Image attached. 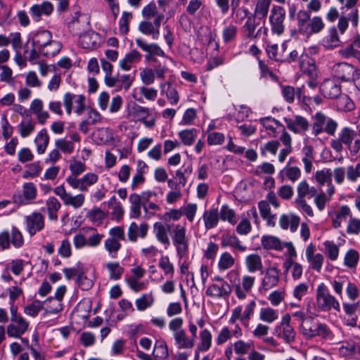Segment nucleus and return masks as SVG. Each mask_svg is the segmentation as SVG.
Here are the masks:
<instances>
[{
	"label": "nucleus",
	"mask_w": 360,
	"mask_h": 360,
	"mask_svg": "<svg viewBox=\"0 0 360 360\" xmlns=\"http://www.w3.org/2000/svg\"><path fill=\"white\" fill-rule=\"evenodd\" d=\"M53 11V6L48 1H44L41 4H34L30 8V13L37 22L41 20V15H50Z\"/></svg>",
	"instance_id": "25"
},
{
	"label": "nucleus",
	"mask_w": 360,
	"mask_h": 360,
	"mask_svg": "<svg viewBox=\"0 0 360 360\" xmlns=\"http://www.w3.org/2000/svg\"><path fill=\"white\" fill-rule=\"evenodd\" d=\"M36 123L30 118L22 121L18 125L19 134L22 138H26L31 135L35 129Z\"/></svg>",
	"instance_id": "53"
},
{
	"label": "nucleus",
	"mask_w": 360,
	"mask_h": 360,
	"mask_svg": "<svg viewBox=\"0 0 360 360\" xmlns=\"http://www.w3.org/2000/svg\"><path fill=\"white\" fill-rule=\"evenodd\" d=\"M148 227V225L146 223H142L139 226L135 222H131L127 231L129 240L134 243L137 241L139 236L142 238H145L147 235Z\"/></svg>",
	"instance_id": "27"
},
{
	"label": "nucleus",
	"mask_w": 360,
	"mask_h": 360,
	"mask_svg": "<svg viewBox=\"0 0 360 360\" xmlns=\"http://www.w3.org/2000/svg\"><path fill=\"white\" fill-rule=\"evenodd\" d=\"M29 323L22 317L11 319V323L7 326L8 335L19 338L27 330Z\"/></svg>",
	"instance_id": "14"
},
{
	"label": "nucleus",
	"mask_w": 360,
	"mask_h": 360,
	"mask_svg": "<svg viewBox=\"0 0 360 360\" xmlns=\"http://www.w3.org/2000/svg\"><path fill=\"white\" fill-rule=\"evenodd\" d=\"M85 201V196L84 194L79 193L72 195L70 193L63 202L65 206H71L75 209H78L83 206Z\"/></svg>",
	"instance_id": "59"
},
{
	"label": "nucleus",
	"mask_w": 360,
	"mask_h": 360,
	"mask_svg": "<svg viewBox=\"0 0 360 360\" xmlns=\"http://www.w3.org/2000/svg\"><path fill=\"white\" fill-rule=\"evenodd\" d=\"M202 219L207 229L215 227L219 221V212L217 209L212 208L206 210L203 214Z\"/></svg>",
	"instance_id": "44"
},
{
	"label": "nucleus",
	"mask_w": 360,
	"mask_h": 360,
	"mask_svg": "<svg viewBox=\"0 0 360 360\" xmlns=\"http://www.w3.org/2000/svg\"><path fill=\"white\" fill-rule=\"evenodd\" d=\"M258 208L261 217L266 221V224L269 226H274L276 221V214L271 212L269 202L266 200L259 202Z\"/></svg>",
	"instance_id": "30"
},
{
	"label": "nucleus",
	"mask_w": 360,
	"mask_h": 360,
	"mask_svg": "<svg viewBox=\"0 0 360 360\" xmlns=\"http://www.w3.org/2000/svg\"><path fill=\"white\" fill-rule=\"evenodd\" d=\"M312 121L311 134L314 136H319L323 131L329 136H333L338 127V124L335 120L322 112H317L312 116Z\"/></svg>",
	"instance_id": "4"
},
{
	"label": "nucleus",
	"mask_w": 360,
	"mask_h": 360,
	"mask_svg": "<svg viewBox=\"0 0 360 360\" xmlns=\"http://www.w3.org/2000/svg\"><path fill=\"white\" fill-rule=\"evenodd\" d=\"M281 173H284L287 179L292 182L297 181L301 176V169L296 166H288L284 167Z\"/></svg>",
	"instance_id": "61"
},
{
	"label": "nucleus",
	"mask_w": 360,
	"mask_h": 360,
	"mask_svg": "<svg viewBox=\"0 0 360 360\" xmlns=\"http://www.w3.org/2000/svg\"><path fill=\"white\" fill-rule=\"evenodd\" d=\"M163 19L164 15L160 13L156 16L153 22L148 20L141 21L139 25V30L143 34L152 35L153 39L157 40L160 36V27Z\"/></svg>",
	"instance_id": "12"
},
{
	"label": "nucleus",
	"mask_w": 360,
	"mask_h": 360,
	"mask_svg": "<svg viewBox=\"0 0 360 360\" xmlns=\"http://www.w3.org/2000/svg\"><path fill=\"white\" fill-rule=\"evenodd\" d=\"M297 26L300 34L307 38L321 32L325 27V23L320 16L311 18L307 10H300L297 13Z\"/></svg>",
	"instance_id": "1"
},
{
	"label": "nucleus",
	"mask_w": 360,
	"mask_h": 360,
	"mask_svg": "<svg viewBox=\"0 0 360 360\" xmlns=\"http://www.w3.org/2000/svg\"><path fill=\"white\" fill-rule=\"evenodd\" d=\"M233 330H231L228 326L223 327L216 338V342L218 345H221L228 340H231L232 337L238 339L243 336V330L241 327L235 323Z\"/></svg>",
	"instance_id": "18"
},
{
	"label": "nucleus",
	"mask_w": 360,
	"mask_h": 360,
	"mask_svg": "<svg viewBox=\"0 0 360 360\" xmlns=\"http://www.w3.org/2000/svg\"><path fill=\"white\" fill-rule=\"evenodd\" d=\"M44 311L46 314L56 315L58 314L63 309V304L60 301L53 298L49 297L43 302Z\"/></svg>",
	"instance_id": "35"
},
{
	"label": "nucleus",
	"mask_w": 360,
	"mask_h": 360,
	"mask_svg": "<svg viewBox=\"0 0 360 360\" xmlns=\"http://www.w3.org/2000/svg\"><path fill=\"white\" fill-rule=\"evenodd\" d=\"M186 233V226L179 224L174 225L171 232L173 244L176 247L177 254L180 257H183L188 249V240Z\"/></svg>",
	"instance_id": "9"
},
{
	"label": "nucleus",
	"mask_w": 360,
	"mask_h": 360,
	"mask_svg": "<svg viewBox=\"0 0 360 360\" xmlns=\"http://www.w3.org/2000/svg\"><path fill=\"white\" fill-rule=\"evenodd\" d=\"M283 267L284 272L290 274L295 281L300 280L303 275V266L296 261L283 262Z\"/></svg>",
	"instance_id": "28"
},
{
	"label": "nucleus",
	"mask_w": 360,
	"mask_h": 360,
	"mask_svg": "<svg viewBox=\"0 0 360 360\" xmlns=\"http://www.w3.org/2000/svg\"><path fill=\"white\" fill-rule=\"evenodd\" d=\"M178 134L184 145L191 146L197 136V131L195 129H185L180 131Z\"/></svg>",
	"instance_id": "60"
},
{
	"label": "nucleus",
	"mask_w": 360,
	"mask_h": 360,
	"mask_svg": "<svg viewBox=\"0 0 360 360\" xmlns=\"http://www.w3.org/2000/svg\"><path fill=\"white\" fill-rule=\"evenodd\" d=\"M316 246L313 243H309L306 248V258L310 267L320 272L324 261V257L321 253H315Z\"/></svg>",
	"instance_id": "15"
},
{
	"label": "nucleus",
	"mask_w": 360,
	"mask_h": 360,
	"mask_svg": "<svg viewBox=\"0 0 360 360\" xmlns=\"http://www.w3.org/2000/svg\"><path fill=\"white\" fill-rule=\"evenodd\" d=\"M30 110L36 115L38 122L41 124H44L49 118V113L44 109L43 101L39 98H35L31 102Z\"/></svg>",
	"instance_id": "24"
},
{
	"label": "nucleus",
	"mask_w": 360,
	"mask_h": 360,
	"mask_svg": "<svg viewBox=\"0 0 360 360\" xmlns=\"http://www.w3.org/2000/svg\"><path fill=\"white\" fill-rule=\"evenodd\" d=\"M98 180V176L92 172L86 173L81 178H76V176L66 178V181L70 187L80 191H87L89 187L97 183Z\"/></svg>",
	"instance_id": "10"
},
{
	"label": "nucleus",
	"mask_w": 360,
	"mask_h": 360,
	"mask_svg": "<svg viewBox=\"0 0 360 360\" xmlns=\"http://www.w3.org/2000/svg\"><path fill=\"white\" fill-rule=\"evenodd\" d=\"M221 246L231 247L241 252L246 250V247L240 244V241L235 235L226 234L221 237Z\"/></svg>",
	"instance_id": "48"
},
{
	"label": "nucleus",
	"mask_w": 360,
	"mask_h": 360,
	"mask_svg": "<svg viewBox=\"0 0 360 360\" xmlns=\"http://www.w3.org/2000/svg\"><path fill=\"white\" fill-rule=\"evenodd\" d=\"M129 201L131 204L130 214L131 217L138 219L141 216V197L137 193H132L129 197Z\"/></svg>",
	"instance_id": "43"
},
{
	"label": "nucleus",
	"mask_w": 360,
	"mask_h": 360,
	"mask_svg": "<svg viewBox=\"0 0 360 360\" xmlns=\"http://www.w3.org/2000/svg\"><path fill=\"white\" fill-rule=\"evenodd\" d=\"M34 143L37 146V151L39 154H43L49 143V136L45 129L39 131L34 139Z\"/></svg>",
	"instance_id": "45"
},
{
	"label": "nucleus",
	"mask_w": 360,
	"mask_h": 360,
	"mask_svg": "<svg viewBox=\"0 0 360 360\" xmlns=\"http://www.w3.org/2000/svg\"><path fill=\"white\" fill-rule=\"evenodd\" d=\"M52 39V34L48 30L37 32L32 38V44L40 50Z\"/></svg>",
	"instance_id": "39"
},
{
	"label": "nucleus",
	"mask_w": 360,
	"mask_h": 360,
	"mask_svg": "<svg viewBox=\"0 0 360 360\" xmlns=\"http://www.w3.org/2000/svg\"><path fill=\"white\" fill-rule=\"evenodd\" d=\"M356 135L354 129L347 127H344L339 132L338 137L331 141L330 146L336 152H341L343 150V144L351 148Z\"/></svg>",
	"instance_id": "11"
},
{
	"label": "nucleus",
	"mask_w": 360,
	"mask_h": 360,
	"mask_svg": "<svg viewBox=\"0 0 360 360\" xmlns=\"http://www.w3.org/2000/svg\"><path fill=\"white\" fill-rule=\"evenodd\" d=\"M302 91V89L297 88L295 89L290 86H285L282 88V94L285 100L288 103H292L295 97L300 98Z\"/></svg>",
	"instance_id": "58"
},
{
	"label": "nucleus",
	"mask_w": 360,
	"mask_h": 360,
	"mask_svg": "<svg viewBox=\"0 0 360 360\" xmlns=\"http://www.w3.org/2000/svg\"><path fill=\"white\" fill-rule=\"evenodd\" d=\"M286 12L280 5H273L269 15L271 31L274 34L281 36L285 30Z\"/></svg>",
	"instance_id": "7"
},
{
	"label": "nucleus",
	"mask_w": 360,
	"mask_h": 360,
	"mask_svg": "<svg viewBox=\"0 0 360 360\" xmlns=\"http://www.w3.org/2000/svg\"><path fill=\"white\" fill-rule=\"evenodd\" d=\"M333 75L344 82H351L354 79L356 68L347 63H338L332 68Z\"/></svg>",
	"instance_id": "13"
},
{
	"label": "nucleus",
	"mask_w": 360,
	"mask_h": 360,
	"mask_svg": "<svg viewBox=\"0 0 360 360\" xmlns=\"http://www.w3.org/2000/svg\"><path fill=\"white\" fill-rule=\"evenodd\" d=\"M255 282V278L254 276L245 275L241 278V285H236L235 286V292L236 297L239 300H244L247 296V292H249Z\"/></svg>",
	"instance_id": "23"
},
{
	"label": "nucleus",
	"mask_w": 360,
	"mask_h": 360,
	"mask_svg": "<svg viewBox=\"0 0 360 360\" xmlns=\"http://www.w3.org/2000/svg\"><path fill=\"white\" fill-rule=\"evenodd\" d=\"M322 41L326 49H331L338 47L340 44V40L337 28L334 26L330 27Z\"/></svg>",
	"instance_id": "34"
},
{
	"label": "nucleus",
	"mask_w": 360,
	"mask_h": 360,
	"mask_svg": "<svg viewBox=\"0 0 360 360\" xmlns=\"http://www.w3.org/2000/svg\"><path fill=\"white\" fill-rule=\"evenodd\" d=\"M321 94L326 98H337L341 94V86L333 79L325 80L321 87Z\"/></svg>",
	"instance_id": "21"
},
{
	"label": "nucleus",
	"mask_w": 360,
	"mask_h": 360,
	"mask_svg": "<svg viewBox=\"0 0 360 360\" xmlns=\"http://www.w3.org/2000/svg\"><path fill=\"white\" fill-rule=\"evenodd\" d=\"M96 138L99 140L100 143L108 144L113 141L114 134L109 128H100L95 134Z\"/></svg>",
	"instance_id": "56"
},
{
	"label": "nucleus",
	"mask_w": 360,
	"mask_h": 360,
	"mask_svg": "<svg viewBox=\"0 0 360 360\" xmlns=\"http://www.w3.org/2000/svg\"><path fill=\"white\" fill-rule=\"evenodd\" d=\"M259 319L264 323H272L278 319V312L270 307H263L259 310Z\"/></svg>",
	"instance_id": "46"
},
{
	"label": "nucleus",
	"mask_w": 360,
	"mask_h": 360,
	"mask_svg": "<svg viewBox=\"0 0 360 360\" xmlns=\"http://www.w3.org/2000/svg\"><path fill=\"white\" fill-rule=\"evenodd\" d=\"M162 94H165L171 105H176L179 102L178 92L172 86L169 82H161L159 85Z\"/></svg>",
	"instance_id": "36"
},
{
	"label": "nucleus",
	"mask_w": 360,
	"mask_h": 360,
	"mask_svg": "<svg viewBox=\"0 0 360 360\" xmlns=\"http://www.w3.org/2000/svg\"><path fill=\"white\" fill-rule=\"evenodd\" d=\"M97 34L91 32L79 36V44L84 49H92L96 45Z\"/></svg>",
	"instance_id": "55"
},
{
	"label": "nucleus",
	"mask_w": 360,
	"mask_h": 360,
	"mask_svg": "<svg viewBox=\"0 0 360 360\" xmlns=\"http://www.w3.org/2000/svg\"><path fill=\"white\" fill-rule=\"evenodd\" d=\"M231 292V287L227 282H223L220 285L212 284L206 290L207 295L217 298L229 297Z\"/></svg>",
	"instance_id": "26"
},
{
	"label": "nucleus",
	"mask_w": 360,
	"mask_h": 360,
	"mask_svg": "<svg viewBox=\"0 0 360 360\" xmlns=\"http://www.w3.org/2000/svg\"><path fill=\"white\" fill-rule=\"evenodd\" d=\"M296 191L297 195L295 200H306L305 197L312 198L317 193L316 188L311 186L306 179L298 183Z\"/></svg>",
	"instance_id": "29"
},
{
	"label": "nucleus",
	"mask_w": 360,
	"mask_h": 360,
	"mask_svg": "<svg viewBox=\"0 0 360 360\" xmlns=\"http://www.w3.org/2000/svg\"><path fill=\"white\" fill-rule=\"evenodd\" d=\"M262 245L265 249H273L281 250L283 249L282 243L280 240L272 236H264L262 238Z\"/></svg>",
	"instance_id": "54"
},
{
	"label": "nucleus",
	"mask_w": 360,
	"mask_h": 360,
	"mask_svg": "<svg viewBox=\"0 0 360 360\" xmlns=\"http://www.w3.org/2000/svg\"><path fill=\"white\" fill-rule=\"evenodd\" d=\"M44 306L43 302L36 300L24 308V312L28 316L35 317L40 311L44 310Z\"/></svg>",
	"instance_id": "63"
},
{
	"label": "nucleus",
	"mask_w": 360,
	"mask_h": 360,
	"mask_svg": "<svg viewBox=\"0 0 360 360\" xmlns=\"http://www.w3.org/2000/svg\"><path fill=\"white\" fill-rule=\"evenodd\" d=\"M352 212L347 205H342L330 214L332 225L335 229L340 228L345 222Z\"/></svg>",
	"instance_id": "20"
},
{
	"label": "nucleus",
	"mask_w": 360,
	"mask_h": 360,
	"mask_svg": "<svg viewBox=\"0 0 360 360\" xmlns=\"http://www.w3.org/2000/svg\"><path fill=\"white\" fill-rule=\"evenodd\" d=\"M125 240L124 230L121 226H115L109 230L108 237L104 241V249L111 259H116L122 248V241Z\"/></svg>",
	"instance_id": "5"
},
{
	"label": "nucleus",
	"mask_w": 360,
	"mask_h": 360,
	"mask_svg": "<svg viewBox=\"0 0 360 360\" xmlns=\"http://www.w3.org/2000/svg\"><path fill=\"white\" fill-rule=\"evenodd\" d=\"M141 58V55L136 50H133L127 53L124 58L120 61V67L124 70H129L134 63L139 62Z\"/></svg>",
	"instance_id": "42"
},
{
	"label": "nucleus",
	"mask_w": 360,
	"mask_h": 360,
	"mask_svg": "<svg viewBox=\"0 0 360 360\" xmlns=\"http://www.w3.org/2000/svg\"><path fill=\"white\" fill-rule=\"evenodd\" d=\"M279 281V270L276 266L269 267L262 281L264 290H269L277 285Z\"/></svg>",
	"instance_id": "22"
},
{
	"label": "nucleus",
	"mask_w": 360,
	"mask_h": 360,
	"mask_svg": "<svg viewBox=\"0 0 360 360\" xmlns=\"http://www.w3.org/2000/svg\"><path fill=\"white\" fill-rule=\"evenodd\" d=\"M300 219L293 214H283L279 219V224L281 229H288L290 228L292 232H295L300 224Z\"/></svg>",
	"instance_id": "33"
},
{
	"label": "nucleus",
	"mask_w": 360,
	"mask_h": 360,
	"mask_svg": "<svg viewBox=\"0 0 360 360\" xmlns=\"http://www.w3.org/2000/svg\"><path fill=\"white\" fill-rule=\"evenodd\" d=\"M175 345L179 349H192L195 342L193 338H188L184 330L175 333L174 335Z\"/></svg>",
	"instance_id": "37"
},
{
	"label": "nucleus",
	"mask_w": 360,
	"mask_h": 360,
	"mask_svg": "<svg viewBox=\"0 0 360 360\" xmlns=\"http://www.w3.org/2000/svg\"><path fill=\"white\" fill-rule=\"evenodd\" d=\"M46 207L48 217L50 220L56 221L58 219V212L61 207V204L55 197H49L46 200Z\"/></svg>",
	"instance_id": "41"
},
{
	"label": "nucleus",
	"mask_w": 360,
	"mask_h": 360,
	"mask_svg": "<svg viewBox=\"0 0 360 360\" xmlns=\"http://www.w3.org/2000/svg\"><path fill=\"white\" fill-rule=\"evenodd\" d=\"M61 48L62 45L59 41L51 39L39 51L46 57H53L60 52Z\"/></svg>",
	"instance_id": "50"
},
{
	"label": "nucleus",
	"mask_w": 360,
	"mask_h": 360,
	"mask_svg": "<svg viewBox=\"0 0 360 360\" xmlns=\"http://www.w3.org/2000/svg\"><path fill=\"white\" fill-rule=\"evenodd\" d=\"M271 0H257L254 8V15L259 20H265L270 13Z\"/></svg>",
	"instance_id": "32"
},
{
	"label": "nucleus",
	"mask_w": 360,
	"mask_h": 360,
	"mask_svg": "<svg viewBox=\"0 0 360 360\" xmlns=\"http://www.w3.org/2000/svg\"><path fill=\"white\" fill-rule=\"evenodd\" d=\"M245 265L248 270L251 273L261 271L263 268L261 257L257 254H251L247 256Z\"/></svg>",
	"instance_id": "47"
},
{
	"label": "nucleus",
	"mask_w": 360,
	"mask_h": 360,
	"mask_svg": "<svg viewBox=\"0 0 360 360\" xmlns=\"http://www.w3.org/2000/svg\"><path fill=\"white\" fill-rule=\"evenodd\" d=\"M219 214L221 219L223 221H228L232 225H235L237 223V217L235 211L227 205L221 206Z\"/></svg>",
	"instance_id": "57"
},
{
	"label": "nucleus",
	"mask_w": 360,
	"mask_h": 360,
	"mask_svg": "<svg viewBox=\"0 0 360 360\" xmlns=\"http://www.w3.org/2000/svg\"><path fill=\"white\" fill-rule=\"evenodd\" d=\"M27 229L31 236L41 231L44 227V217L38 212H32L26 217Z\"/></svg>",
	"instance_id": "17"
},
{
	"label": "nucleus",
	"mask_w": 360,
	"mask_h": 360,
	"mask_svg": "<svg viewBox=\"0 0 360 360\" xmlns=\"http://www.w3.org/2000/svg\"><path fill=\"white\" fill-rule=\"evenodd\" d=\"M299 331L306 339H312L317 336L323 339H330L333 336L332 332L326 324L311 316L300 323Z\"/></svg>",
	"instance_id": "3"
},
{
	"label": "nucleus",
	"mask_w": 360,
	"mask_h": 360,
	"mask_svg": "<svg viewBox=\"0 0 360 360\" xmlns=\"http://www.w3.org/2000/svg\"><path fill=\"white\" fill-rule=\"evenodd\" d=\"M136 45L140 47L143 51L147 52L148 54L146 55L147 59H150L151 55H156L159 56H165V52L163 50L156 44H147L141 38L136 39Z\"/></svg>",
	"instance_id": "31"
},
{
	"label": "nucleus",
	"mask_w": 360,
	"mask_h": 360,
	"mask_svg": "<svg viewBox=\"0 0 360 360\" xmlns=\"http://www.w3.org/2000/svg\"><path fill=\"white\" fill-rule=\"evenodd\" d=\"M287 127L295 134H300L309 129V122L307 118L301 115H295L291 118H285Z\"/></svg>",
	"instance_id": "16"
},
{
	"label": "nucleus",
	"mask_w": 360,
	"mask_h": 360,
	"mask_svg": "<svg viewBox=\"0 0 360 360\" xmlns=\"http://www.w3.org/2000/svg\"><path fill=\"white\" fill-rule=\"evenodd\" d=\"M105 266L108 270L110 280H119L124 272V268L117 262H109L105 264Z\"/></svg>",
	"instance_id": "49"
},
{
	"label": "nucleus",
	"mask_w": 360,
	"mask_h": 360,
	"mask_svg": "<svg viewBox=\"0 0 360 360\" xmlns=\"http://www.w3.org/2000/svg\"><path fill=\"white\" fill-rule=\"evenodd\" d=\"M316 303L319 310L328 311L332 309L339 311L340 307L338 301L330 295L324 283L318 285L316 292Z\"/></svg>",
	"instance_id": "6"
},
{
	"label": "nucleus",
	"mask_w": 360,
	"mask_h": 360,
	"mask_svg": "<svg viewBox=\"0 0 360 360\" xmlns=\"http://www.w3.org/2000/svg\"><path fill=\"white\" fill-rule=\"evenodd\" d=\"M212 335L207 329H203L200 332V342L198 344V349L206 352L210 349L212 345Z\"/></svg>",
	"instance_id": "51"
},
{
	"label": "nucleus",
	"mask_w": 360,
	"mask_h": 360,
	"mask_svg": "<svg viewBox=\"0 0 360 360\" xmlns=\"http://www.w3.org/2000/svg\"><path fill=\"white\" fill-rule=\"evenodd\" d=\"M257 304L255 300L250 301L243 310L242 306H237L231 311L229 323L235 324L239 321L244 327H248L251 318L253 316Z\"/></svg>",
	"instance_id": "8"
},
{
	"label": "nucleus",
	"mask_w": 360,
	"mask_h": 360,
	"mask_svg": "<svg viewBox=\"0 0 360 360\" xmlns=\"http://www.w3.org/2000/svg\"><path fill=\"white\" fill-rule=\"evenodd\" d=\"M346 176L348 181L351 182H356L360 178V162L355 165H349L347 167Z\"/></svg>",
	"instance_id": "64"
},
{
	"label": "nucleus",
	"mask_w": 360,
	"mask_h": 360,
	"mask_svg": "<svg viewBox=\"0 0 360 360\" xmlns=\"http://www.w3.org/2000/svg\"><path fill=\"white\" fill-rule=\"evenodd\" d=\"M332 171L329 168H324L321 170H318L314 174V179L318 184L321 186L325 184H328L332 181Z\"/></svg>",
	"instance_id": "52"
},
{
	"label": "nucleus",
	"mask_w": 360,
	"mask_h": 360,
	"mask_svg": "<svg viewBox=\"0 0 360 360\" xmlns=\"http://www.w3.org/2000/svg\"><path fill=\"white\" fill-rule=\"evenodd\" d=\"M234 352L238 355H245L251 351L253 348L252 343L238 340L233 345Z\"/></svg>",
	"instance_id": "62"
},
{
	"label": "nucleus",
	"mask_w": 360,
	"mask_h": 360,
	"mask_svg": "<svg viewBox=\"0 0 360 360\" xmlns=\"http://www.w3.org/2000/svg\"><path fill=\"white\" fill-rule=\"evenodd\" d=\"M169 227H166L161 222H156L153 225V230L157 240L163 245H169V239L168 237V231Z\"/></svg>",
	"instance_id": "38"
},
{
	"label": "nucleus",
	"mask_w": 360,
	"mask_h": 360,
	"mask_svg": "<svg viewBox=\"0 0 360 360\" xmlns=\"http://www.w3.org/2000/svg\"><path fill=\"white\" fill-rule=\"evenodd\" d=\"M300 68L303 73L307 74L311 79H316L318 73L314 61L307 58H302L300 60Z\"/></svg>",
	"instance_id": "40"
},
{
	"label": "nucleus",
	"mask_w": 360,
	"mask_h": 360,
	"mask_svg": "<svg viewBox=\"0 0 360 360\" xmlns=\"http://www.w3.org/2000/svg\"><path fill=\"white\" fill-rule=\"evenodd\" d=\"M37 194V188L34 183L28 182L22 185V197L21 195H14L13 200L15 203L25 205L27 201L35 200Z\"/></svg>",
	"instance_id": "19"
},
{
	"label": "nucleus",
	"mask_w": 360,
	"mask_h": 360,
	"mask_svg": "<svg viewBox=\"0 0 360 360\" xmlns=\"http://www.w3.org/2000/svg\"><path fill=\"white\" fill-rule=\"evenodd\" d=\"M359 0H345L340 8V16L338 22V28L341 34H344L348 28L349 22L354 27H357L359 23V9L356 5Z\"/></svg>",
	"instance_id": "2"
}]
</instances>
